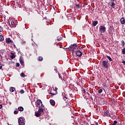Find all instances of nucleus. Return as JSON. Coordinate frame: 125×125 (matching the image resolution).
<instances>
[{
    "instance_id": "obj_32",
    "label": "nucleus",
    "mask_w": 125,
    "mask_h": 125,
    "mask_svg": "<svg viewBox=\"0 0 125 125\" xmlns=\"http://www.w3.org/2000/svg\"><path fill=\"white\" fill-rule=\"evenodd\" d=\"M76 7H77V8H78V9L80 8V4H76Z\"/></svg>"
},
{
    "instance_id": "obj_42",
    "label": "nucleus",
    "mask_w": 125,
    "mask_h": 125,
    "mask_svg": "<svg viewBox=\"0 0 125 125\" xmlns=\"http://www.w3.org/2000/svg\"><path fill=\"white\" fill-rule=\"evenodd\" d=\"M56 89H57V88H56Z\"/></svg>"
},
{
    "instance_id": "obj_11",
    "label": "nucleus",
    "mask_w": 125,
    "mask_h": 125,
    "mask_svg": "<svg viewBox=\"0 0 125 125\" xmlns=\"http://www.w3.org/2000/svg\"><path fill=\"white\" fill-rule=\"evenodd\" d=\"M120 21H121V24H125V18H122L120 20Z\"/></svg>"
},
{
    "instance_id": "obj_37",
    "label": "nucleus",
    "mask_w": 125,
    "mask_h": 125,
    "mask_svg": "<svg viewBox=\"0 0 125 125\" xmlns=\"http://www.w3.org/2000/svg\"><path fill=\"white\" fill-rule=\"evenodd\" d=\"M59 76L61 78V80H62V77H60V75L59 74Z\"/></svg>"
},
{
    "instance_id": "obj_19",
    "label": "nucleus",
    "mask_w": 125,
    "mask_h": 125,
    "mask_svg": "<svg viewBox=\"0 0 125 125\" xmlns=\"http://www.w3.org/2000/svg\"><path fill=\"white\" fill-rule=\"evenodd\" d=\"M4 40V38H3V36L2 35H0V41L2 42Z\"/></svg>"
},
{
    "instance_id": "obj_27",
    "label": "nucleus",
    "mask_w": 125,
    "mask_h": 125,
    "mask_svg": "<svg viewBox=\"0 0 125 125\" xmlns=\"http://www.w3.org/2000/svg\"><path fill=\"white\" fill-rule=\"evenodd\" d=\"M122 54H125V48L122 49Z\"/></svg>"
},
{
    "instance_id": "obj_41",
    "label": "nucleus",
    "mask_w": 125,
    "mask_h": 125,
    "mask_svg": "<svg viewBox=\"0 0 125 125\" xmlns=\"http://www.w3.org/2000/svg\"><path fill=\"white\" fill-rule=\"evenodd\" d=\"M56 89H57V88H56Z\"/></svg>"
},
{
    "instance_id": "obj_20",
    "label": "nucleus",
    "mask_w": 125,
    "mask_h": 125,
    "mask_svg": "<svg viewBox=\"0 0 125 125\" xmlns=\"http://www.w3.org/2000/svg\"><path fill=\"white\" fill-rule=\"evenodd\" d=\"M57 40L58 42H60V41H61V40H62V37H58Z\"/></svg>"
},
{
    "instance_id": "obj_35",
    "label": "nucleus",
    "mask_w": 125,
    "mask_h": 125,
    "mask_svg": "<svg viewBox=\"0 0 125 125\" xmlns=\"http://www.w3.org/2000/svg\"><path fill=\"white\" fill-rule=\"evenodd\" d=\"M2 68V65H1V63H0V69H1Z\"/></svg>"
},
{
    "instance_id": "obj_22",
    "label": "nucleus",
    "mask_w": 125,
    "mask_h": 125,
    "mask_svg": "<svg viewBox=\"0 0 125 125\" xmlns=\"http://www.w3.org/2000/svg\"><path fill=\"white\" fill-rule=\"evenodd\" d=\"M21 77L22 78H25V74L21 73Z\"/></svg>"
},
{
    "instance_id": "obj_4",
    "label": "nucleus",
    "mask_w": 125,
    "mask_h": 125,
    "mask_svg": "<svg viewBox=\"0 0 125 125\" xmlns=\"http://www.w3.org/2000/svg\"><path fill=\"white\" fill-rule=\"evenodd\" d=\"M36 103L37 104V106L39 108H42V106H43V104H42V101L41 100H37Z\"/></svg>"
},
{
    "instance_id": "obj_6",
    "label": "nucleus",
    "mask_w": 125,
    "mask_h": 125,
    "mask_svg": "<svg viewBox=\"0 0 125 125\" xmlns=\"http://www.w3.org/2000/svg\"><path fill=\"white\" fill-rule=\"evenodd\" d=\"M76 54L77 56H78L79 57L83 56V52L80 50H78L77 51H76Z\"/></svg>"
},
{
    "instance_id": "obj_10",
    "label": "nucleus",
    "mask_w": 125,
    "mask_h": 125,
    "mask_svg": "<svg viewBox=\"0 0 125 125\" xmlns=\"http://www.w3.org/2000/svg\"><path fill=\"white\" fill-rule=\"evenodd\" d=\"M104 114L105 116H106V117H110V113H109V111H105L104 112Z\"/></svg>"
},
{
    "instance_id": "obj_39",
    "label": "nucleus",
    "mask_w": 125,
    "mask_h": 125,
    "mask_svg": "<svg viewBox=\"0 0 125 125\" xmlns=\"http://www.w3.org/2000/svg\"><path fill=\"white\" fill-rule=\"evenodd\" d=\"M110 1H112V0H109Z\"/></svg>"
},
{
    "instance_id": "obj_2",
    "label": "nucleus",
    "mask_w": 125,
    "mask_h": 125,
    "mask_svg": "<svg viewBox=\"0 0 125 125\" xmlns=\"http://www.w3.org/2000/svg\"><path fill=\"white\" fill-rule=\"evenodd\" d=\"M19 125H25V120L20 117L18 120Z\"/></svg>"
},
{
    "instance_id": "obj_36",
    "label": "nucleus",
    "mask_w": 125,
    "mask_h": 125,
    "mask_svg": "<svg viewBox=\"0 0 125 125\" xmlns=\"http://www.w3.org/2000/svg\"><path fill=\"white\" fill-rule=\"evenodd\" d=\"M2 108V105L0 104V109H1Z\"/></svg>"
},
{
    "instance_id": "obj_14",
    "label": "nucleus",
    "mask_w": 125,
    "mask_h": 125,
    "mask_svg": "<svg viewBox=\"0 0 125 125\" xmlns=\"http://www.w3.org/2000/svg\"><path fill=\"white\" fill-rule=\"evenodd\" d=\"M18 110L19 111H20V112H23V111H24V108L22 106H20L18 108Z\"/></svg>"
},
{
    "instance_id": "obj_5",
    "label": "nucleus",
    "mask_w": 125,
    "mask_h": 125,
    "mask_svg": "<svg viewBox=\"0 0 125 125\" xmlns=\"http://www.w3.org/2000/svg\"><path fill=\"white\" fill-rule=\"evenodd\" d=\"M99 30L101 33H105L106 32V27L104 26L101 25L99 27Z\"/></svg>"
},
{
    "instance_id": "obj_31",
    "label": "nucleus",
    "mask_w": 125,
    "mask_h": 125,
    "mask_svg": "<svg viewBox=\"0 0 125 125\" xmlns=\"http://www.w3.org/2000/svg\"><path fill=\"white\" fill-rule=\"evenodd\" d=\"M20 92H21V94H23V93H24V92H25V91H24V90H21L20 91Z\"/></svg>"
},
{
    "instance_id": "obj_8",
    "label": "nucleus",
    "mask_w": 125,
    "mask_h": 125,
    "mask_svg": "<svg viewBox=\"0 0 125 125\" xmlns=\"http://www.w3.org/2000/svg\"><path fill=\"white\" fill-rule=\"evenodd\" d=\"M109 5H111L112 8H114L116 5V4H115V2L113 1L110 2V3H109Z\"/></svg>"
},
{
    "instance_id": "obj_40",
    "label": "nucleus",
    "mask_w": 125,
    "mask_h": 125,
    "mask_svg": "<svg viewBox=\"0 0 125 125\" xmlns=\"http://www.w3.org/2000/svg\"><path fill=\"white\" fill-rule=\"evenodd\" d=\"M84 92H85V90H84Z\"/></svg>"
},
{
    "instance_id": "obj_25",
    "label": "nucleus",
    "mask_w": 125,
    "mask_h": 125,
    "mask_svg": "<svg viewBox=\"0 0 125 125\" xmlns=\"http://www.w3.org/2000/svg\"><path fill=\"white\" fill-rule=\"evenodd\" d=\"M42 60H43L42 57H39V58H38V60H39V61H42Z\"/></svg>"
},
{
    "instance_id": "obj_12",
    "label": "nucleus",
    "mask_w": 125,
    "mask_h": 125,
    "mask_svg": "<svg viewBox=\"0 0 125 125\" xmlns=\"http://www.w3.org/2000/svg\"><path fill=\"white\" fill-rule=\"evenodd\" d=\"M10 92H13L15 90V88L14 87H11L9 88Z\"/></svg>"
},
{
    "instance_id": "obj_26",
    "label": "nucleus",
    "mask_w": 125,
    "mask_h": 125,
    "mask_svg": "<svg viewBox=\"0 0 125 125\" xmlns=\"http://www.w3.org/2000/svg\"><path fill=\"white\" fill-rule=\"evenodd\" d=\"M125 41L124 40H122V46H125Z\"/></svg>"
},
{
    "instance_id": "obj_16",
    "label": "nucleus",
    "mask_w": 125,
    "mask_h": 125,
    "mask_svg": "<svg viewBox=\"0 0 125 125\" xmlns=\"http://www.w3.org/2000/svg\"><path fill=\"white\" fill-rule=\"evenodd\" d=\"M98 24V21H94L93 22L92 25H93V26H96V25H97Z\"/></svg>"
},
{
    "instance_id": "obj_15",
    "label": "nucleus",
    "mask_w": 125,
    "mask_h": 125,
    "mask_svg": "<svg viewBox=\"0 0 125 125\" xmlns=\"http://www.w3.org/2000/svg\"><path fill=\"white\" fill-rule=\"evenodd\" d=\"M41 115H42V113H40L39 111L35 112L36 117H39L40 116H41Z\"/></svg>"
},
{
    "instance_id": "obj_3",
    "label": "nucleus",
    "mask_w": 125,
    "mask_h": 125,
    "mask_svg": "<svg viewBox=\"0 0 125 125\" xmlns=\"http://www.w3.org/2000/svg\"><path fill=\"white\" fill-rule=\"evenodd\" d=\"M102 64L103 67H104L105 68H108V67H109V61H103Z\"/></svg>"
},
{
    "instance_id": "obj_21",
    "label": "nucleus",
    "mask_w": 125,
    "mask_h": 125,
    "mask_svg": "<svg viewBox=\"0 0 125 125\" xmlns=\"http://www.w3.org/2000/svg\"><path fill=\"white\" fill-rule=\"evenodd\" d=\"M11 24L12 26H13V27H14V26H15V23H14V21H11Z\"/></svg>"
},
{
    "instance_id": "obj_28",
    "label": "nucleus",
    "mask_w": 125,
    "mask_h": 125,
    "mask_svg": "<svg viewBox=\"0 0 125 125\" xmlns=\"http://www.w3.org/2000/svg\"><path fill=\"white\" fill-rule=\"evenodd\" d=\"M116 124H118V122L117 121H114L112 125H116Z\"/></svg>"
},
{
    "instance_id": "obj_34",
    "label": "nucleus",
    "mask_w": 125,
    "mask_h": 125,
    "mask_svg": "<svg viewBox=\"0 0 125 125\" xmlns=\"http://www.w3.org/2000/svg\"><path fill=\"white\" fill-rule=\"evenodd\" d=\"M20 66V64L19 63H17V66L19 67Z\"/></svg>"
},
{
    "instance_id": "obj_23",
    "label": "nucleus",
    "mask_w": 125,
    "mask_h": 125,
    "mask_svg": "<svg viewBox=\"0 0 125 125\" xmlns=\"http://www.w3.org/2000/svg\"><path fill=\"white\" fill-rule=\"evenodd\" d=\"M103 92V90L102 89H100L98 91V93H102Z\"/></svg>"
},
{
    "instance_id": "obj_17",
    "label": "nucleus",
    "mask_w": 125,
    "mask_h": 125,
    "mask_svg": "<svg viewBox=\"0 0 125 125\" xmlns=\"http://www.w3.org/2000/svg\"><path fill=\"white\" fill-rule=\"evenodd\" d=\"M11 54L10 56L11 58L12 59H14V58H15V55H14V53H11Z\"/></svg>"
},
{
    "instance_id": "obj_1",
    "label": "nucleus",
    "mask_w": 125,
    "mask_h": 125,
    "mask_svg": "<svg viewBox=\"0 0 125 125\" xmlns=\"http://www.w3.org/2000/svg\"><path fill=\"white\" fill-rule=\"evenodd\" d=\"M70 47L71 50L72 51V52H75V51L77 50V48H78V46L77 45V44H74L73 45H70Z\"/></svg>"
},
{
    "instance_id": "obj_13",
    "label": "nucleus",
    "mask_w": 125,
    "mask_h": 125,
    "mask_svg": "<svg viewBox=\"0 0 125 125\" xmlns=\"http://www.w3.org/2000/svg\"><path fill=\"white\" fill-rule=\"evenodd\" d=\"M12 42V41L10 40V38H8L6 40V42H7V43H10Z\"/></svg>"
},
{
    "instance_id": "obj_7",
    "label": "nucleus",
    "mask_w": 125,
    "mask_h": 125,
    "mask_svg": "<svg viewBox=\"0 0 125 125\" xmlns=\"http://www.w3.org/2000/svg\"><path fill=\"white\" fill-rule=\"evenodd\" d=\"M20 63L23 66L24 65V60L23 59V57H21L20 58Z\"/></svg>"
},
{
    "instance_id": "obj_9",
    "label": "nucleus",
    "mask_w": 125,
    "mask_h": 125,
    "mask_svg": "<svg viewBox=\"0 0 125 125\" xmlns=\"http://www.w3.org/2000/svg\"><path fill=\"white\" fill-rule=\"evenodd\" d=\"M50 103L52 106H55V101L53 100H50Z\"/></svg>"
},
{
    "instance_id": "obj_24",
    "label": "nucleus",
    "mask_w": 125,
    "mask_h": 125,
    "mask_svg": "<svg viewBox=\"0 0 125 125\" xmlns=\"http://www.w3.org/2000/svg\"><path fill=\"white\" fill-rule=\"evenodd\" d=\"M106 57H107V59H108V60H109V61H112V58H111L110 57V56H107Z\"/></svg>"
},
{
    "instance_id": "obj_30",
    "label": "nucleus",
    "mask_w": 125,
    "mask_h": 125,
    "mask_svg": "<svg viewBox=\"0 0 125 125\" xmlns=\"http://www.w3.org/2000/svg\"><path fill=\"white\" fill-rule=\"evenodd\" d=\"M14 113L15 114V115H17V114H18V111H14Z\"/></svg>"
},
{
    "instance_id": "obj_29",
    "label": "nucleus",
    "mask_w": 125,
    "mask_h": 125,
    "mask_svg": "<svg viewBox=\"0 0 125 125\" xmlns=\"http://www.w3.org/2000/svg\"><path fill=\"white\" fill-rule=\"evenodd\" d=\"M2 31H3V29L2 28V27L1 26H0V33H1V32H2Z\"/></svg>"
},
{
    "instance_id": "obj_38",
    "label": "nucleus",
    "mask_w": 125,
    "mask_h": 125,
    "mask_svg": "<svg viewBox=\"0 0 125 125\" xmlns=\"http://www.w3.org/2000/svg\"><path fill=\"white\" fill-rule=\"evenodd\" d=\"M112 1H115V0H112Z\"/></svg>"
},
{
    "instance_id": "obj_18",
    "label": "nucleus",
    "mask_w": 125,
    "mask_h": 125,
    "mask_svg": "<svg viewBox=\"0 0 125 125\" xmlns=\"http://www.w3.org/2000/svg\"><path fill=\"white\" fill-rule=\"evenodd\" d=\"M38 112L41 114V113H42V112H43V109L42 107H40Z\"/></svg>"
},
{
    "instance_id": "obj_33",
    "label": "nucleus",
    "mask_w": 125,
    "mask_h": 125,
    "mask_svg": "<svg viewBox=\"0 0 125 125\" xmlns=\"http://www.w3.org/2000/svg\"><path fill=\"white\" fill-rule=\"evenodd\" d=\"M66 99H67V97H66L65 96L63 97V100H64L65 101H66Z\"/></svg>"
}]
</instances>
